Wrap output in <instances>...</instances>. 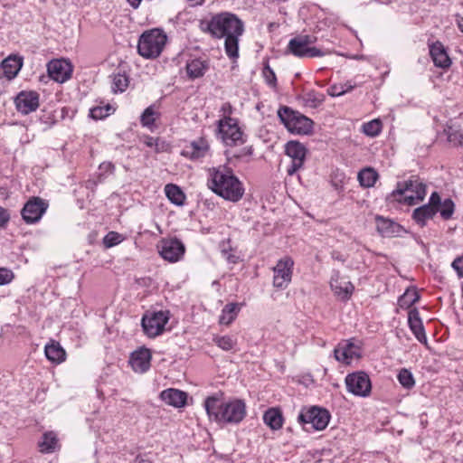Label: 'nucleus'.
I'll use <instances>...</instances> for the list:
<instances>
[{"label": "nucleus", "mask_w": 463, "mask_h": 463, "mask_svg": "<svg viewBox=\"0 0 463 463\" xmlns=\"http://www.w3.org/2000/svg\"><path fill=\"white\" fill-rule=\"evenodd\" d=\"M382 130V123L379 119H373L363 125V132L369 137H376Z\"/></svg>", "instance_id": "a19ab883"}, {"label": "nucleus", "mask_w": 463, "mask_h": 463, "mask_svg": "<svg viewBox=\"0 0 463 463\" xmlns=\"http://www.w3.org/2000/svg\"><path fill=\"white\" fill-rule=\"evenodd\" d=\"M191 6L201 5L204 3V0H187Z\"/></svg>", "instance_id": "6e6d98bb"}, {"label": "nucleus", "mask_w": 463, "mask_h": 463, "mask_svg": "<svg viewBox=\"0 0 463 463\" xmlns=\"http://www.w3.org/2000/svg\"><path fill=\"white\" fill-rule=\"evenodd\" d=\"M241 306L242 304L240 303H228L225 305L219 317V323L225 326L231 325L236 319Z\"/></svg>", "instance_id": "bb28decb"}, {"label": "nucleus", "mask_w": 463, "mask_h": 463, "mask_svg": "<svg viewBox=\"0 0 463 463\" xmlns=\"http://www.w3.org/2000/svg\"><path fill=\"white\" fill-rule=\"evenodd\" d=\"M408 323L417 340L420 343L427 344V337L422 321L420 317L419 311L416 308L409 311Z\"/></svg>", "instance_id": "5701e85b"}, {"label": "nucleus", "mask_w": 463, "mask_h": 463, "mask_svg": "<svg viewBox=\"0 0 463 463\" xmlns=\"http://www.w3.org/2000/svg\"><path fill=\"white\" fill-rule=\"evenodd\" d=\"M123 241V236L116 232H109L103 239V244L106 248H111Z\"/></svg>", "instance_id": "c03bdc74"}, {"label": "nucleus", "mask_w": 463, "mask_h": 463, "mask_svg": "<svg viewBox=\"0 0 463 463\" xmlns=\"http://www.w3.org/2000/svg\"><path fill=\"white\" fill-rule=\"evenodd\" d=\"M285 153L292 159V163L287 172L289 175H293L297 171L302 168L307 155V149L305 146L298 141H288L285 146Z\"/></svg>", "instance_id": "4468645a"}, {"label": "nucleus", "mask_w": 463, "mask_h": 463, "mask_svg": "<svg viewBox=\"0 0 463 463\" xmlns=\"http://www.w3.org/2000/svg\"><path fill=\"white\" fill-rule=\"evenodd\" d=\"M441 199L439 194L437 192H433L430 197V202L427 205H430V207L438 213L439 206L441 203Z\"/></svg>", "instance_id": "09e8293b"}, {"label": "nucleus", "mask_w": 463, "mask_h": 463, "mask_svg": "<svg viewBox=\"0 0 463 463\" xmlns=\"http://www.w3.org/2000/svg\"><path fill=\"white\" fill-rule=\"evenodd\" d=\"M331 415L326 409L318 406L303 407L298 416V421L304 427L310 424L315 430H325L330 420Z\"/></svg>", "instance_id": "6e6552de"}, {"label": "nucleus", "mask_w": 463, "mask_h": 463, "mask_svg": "<svg viewBox=\"0 0 463 463\" xmlns=\"http://www.w3.org/2000/svg\"><path fill=\"white\" fill-rule=\"evenodd\" d=\"M263 75H264L265 80L269 85H270V86L276 85L277 79H276L275 72L269 65H266L264 67Z\"/></svg>", "instance_id": "de8ad7c7"}, {"label": "nucleus", "mask_w": 463, "mask_h": 463, "mask_svg": "<svg viewBox=\"0 0 463 463\" xmlns=\"http://www.w3.org/2000/svg\"><path fill=\"white\" fill-rule=\"evenodd\" d=\"M334 355L338 362L349 364L354 358L359 356L358 348L351 342H345L335 348Z\"/></svg>", "instance_id": "aec40b11"}, {"label": "nucleus", "mask_w": 463, "mask_h": 463, "mask_svg": "<svg viewBox=\"0 0 463 463\" xmlns=\"http://www.w3.org/2000/svg\"><path fill=\"white\" fill-rule=\"evenodd\" d=\"M141 141L148 147L154 148L155 152L160 153L164 151L165 142L161 141L157 137L150 136H144L141 137Z\"/></svg>", "instance_id": "79ce46f5"}, {"label": "nucleus", "mask_w": 463, "mask_h": 463, "mask_svg": "<svg viewBox=\"0 0 463 463\" xmlns=\"http://www.w3.org/2000/svg\"><path fill=\"white\" fill-rule=\"evenodd\" d=\"M167 36L161 29L155 28L144 32L137 43V52L146 59H156L163 52Z\"/></svg>", "instance_id": "39448f33"}, {"label": "nucleus", "mask_w": 463, "mask_h": 463, "mask_svg": "<svg viewBox=\"0 0 463 463\" xmlns=\"http://www.w3.org/2000/svg\"><path fill=\"white\" fill-rule=\"evenodd\" d=\"M252 155V147L251 146H244L241 149H240L238 152L232 153V156L236 159L241 160H249V158Z\"/></svg>", "instance_id": "49530a36"}, {"label": "nucleus", "mask_w": 463, "mask_h": 463, "mask_svg": "<svg viewBox=\"0 0 463 463\" xmlns=\"http://www.w3.org/2000/svg\"><path fill=\"white\" fill-rule=\"evenodd\" d=\"M209 149L210 146L208 141L201 137L185 146L183 155L192 160H198L204 157L208 154Z\"/></svg>", "instance_id": "6ab92c4d"}, {"label": "nucleus", "mask_w": 463, "mask_h": 463, "mask_svg": "<svg viewBox=\"0 0 463 463\" xmlns=\"http://www.w3.org/2000/svg\"><path fill=\"white\" fill-rule=\"evenodd\" d=\"M457 24H458L459 30L463 33V17H458L457 19Z\"/></svg>", "instance_id": "13d9d810"}, {"label": "nucleus", "mask_w": 463, "mask_h": 463, "mask_svg": "<svg viewBox=\"0 0 463 463\" xmlns=\"http://www.w3.org/2000/svg\"><path fill=\"white\" fill-rule=\"evenodd\" d=\"M345 385L349 392L360 397H366L371 393V380L364 372L349 373L345 377Z\"/></svg>", "instance_id": "9b49d317"}, {"label": "nucleus", "mask_w": 463, "mask_h": 463, "mask_svg": "<svg viewBox=\"0 0 463 463\" xmlns=\"http://www.w3.org/2000/svg\"><path fill=\"white\" fill-rule=\"evenodd\" d=\"M168 320L169 316L167 311H157L144 315L141 324L147 336L156 337L163 333Z\"/></svg>", "instance_id": "9d476101"}, {"label": "nucleus", "mask_w": 463, "mask_h": 463, "mask_svg": "<svg viewBox=\"0 0 463 463\" xmlns=\"http://www.w3.org/2000/svg\"><path fill=\"white\" fill-rule=\"evenodd\" d=\"M218 132L226 146H236L245 143L244 134L235 118L224 117L220 119L218 121Z\"/></svg>", "instance_id": "1a4fd4ad"}, {"label": "nucleus", "mask_w": 463, "mask_h": 463, "mask_svg": "<svg viewBox=\"0 0 463 463\" xmlns=\"http://www.w3.org/2000/svg\"><path fill=\"white\" fill-rule=\"evenodd\" d=\"M425 196L426 185L419 177L412 176L407 181L398 183L396 189L387 195L386 200L389 203L398 202L415 205L423 201Z\"/></svg>", "instance_id": "20e7f679"}, {"label": "nucleus", "mask_w": 463, "mask_h": 463, "mask_svg": "<svg viewBox=\"0 0 463 463\" xmlns=\"http://www.w3.org/2000/svg\"><path fill=\"white\" fill-rule=\"evenodd\" d=\"M203 406L209 419L220 424H238L247 413L246 404L240 399L223 402L213 395L204 400Z\"/></svg>", "instance_id": "7ed1b4c3"}, {"label": "nucleus", "mask_w": 463, "mask_h": 463, "mask_svg": "<svg viewBox=\"0 0 463 463\" xmlns=\"http://www.w3.org/2000/svg\"><path fill=\"white\" fill-rule=\"evenodd\" d=\"M397 379L402 387L411 389L415 385V380L411 371L406 368L400 370Z\"/></svg>", "instance_id": "ea45409f"}, {"label": "nucleus", "mask_w": 463, "mask_h": 463, "mask_svg": "<svg viewBox=\"0 0 463 463\" xmlns=\"http://www.w3.org/2000/svg\"><path fill=\"white\" fill-rule=\"evenodd\" d=\"M185 69L190 79L201 78L209 70V61L202 58L192 59L187 61Z\"/></svg>", "instance_id": "b1692460"}, {"label": "nucleus", "mask_w": 463, "mask_h": 463, "mask_svg": "<svg viewBox=\"0 0 463 463\" xmlns=\"http://www.w3.org/2000/svg\"><path fill=\"white\" fill-rule=\"evenodd\" d=\"M128 85V79L125 74L118 73L112 78L111 89L113 92H123Z\"/></svg>", "instance_id": "58836bf2"}, {"label": "nucleus", "mask_w": 463, "mask_h": 463, "mask_svg": "<svg viewBox=\"0 0 463 463\" xmlns=\"http://www.w3.org/2000/svg\"><path fill=\"white\" fill-rule=\"evenodd\" d=\"M48 204L39 197L31 198L23 207L21 214L26 223L37 222L45 213Z\"/></svg>", "instance_id": "2eb2a0df"}, {"label": "nucleus", "mask_w": 463, "mask_h": 463, "mask_svg": "<svg viewBox=\"0 0 463 463\" xmlns=\"http://www.w3.org/2000/svg\"><path fill=\"white\" fill-rule=\"evenodd\" d=\"M420 298L419 293L415 288H408L398 299V305L401 308H409Z\"/></svg>", "instance_id": "c9c22d12"}, {"label": "nucleus", "mask_w": 463, "mask_h": 463, "mask_svg": "<svg viewBox=\"0 0 463 463\" xmlns=\"http://www.w3.org/2000/svg\"><path fill=\"white\" fill-rule=\"evenodd\" d=\"M294 261L290 257L280 259L273 268V286L284 289L291 282Z\"/></svg>", "instance_id": "f8f14e48"}, {"label": "nucleus", "mask_w": 463, "mask_h": 463, "mask_svg": "<svg viewBox=\"0 0 463 463\" xmlns=\"http://www.w3.org/2000/svg\"><path fill=\"white\" fill-rule=\"evenodd\" d=\"M185 247L184 243L176 239H163L158 245L160 256L168 262H177L184 256Z\"/></svg>", "instance_id": "ddd939ff"}, {"label": "nucleus", "mask_w": 463, "mask_h": 463, "mask_svg": "<svg viewBox=\"0 0 463 463\" xmlns=\"http://www.w3.org/2000/svg\"><path fill=\"white\" fill-rule=\"evenodd\" d=\"M317 42V37L309 34H300L292 38L288 44V51L298 58L322 57L329 53L311 46Z\"/></svg>", "instance_id": "0eeeda50"}, {"label": "nucleus", "mask_w": 463, "mask_h": 463, "mask_svg": "<svg viewBox=\"0 0 463 463\" xmlns=\"http://www.w3.org/2000/svg\"><path fill=\"white\" fill-rule=\"evenodd\" d=\"M14 104L18 112L28 115L38 109L39 94L33 90L20 91L14 99Z\"/></svg>", "instance_id": "dca6fc26"}, {"label": "nucleus", "mask_w": 463, "mask_h": 463, "mask_svg": "<svg viewBox=\"0 0 463 463\" xmlns=\"http://www.w3.org/2000/svg\"><path fill=\"white\" fill-rule=\"evenodd\" d=\"M10 221V213L4 207L0 206V229L5 228Z\"/></svg>", "instance_id": "3c124183"}, {"label": "nucleus", "mask_w": 463, "mask_h": 463, "mask_svg": "<svg viewBox=\"0 0 463 463\" xmlns=\"http://www.w3.org/2000/svg\"><path fill=\"white\" fill-rule=\"evenodd\" d=\"M22 67V61L19 59L9 56L5 59L1 64L3 74L9 80L14 79Z\"/></svg>", "instance_id": "c85d7f7f"}, {"label": "nucleus", "mask_w": 463, "mask_h": 463, "mask_svg": "<svg viewBox=\"0 0 463 463\" xmlns=\"http://www.w3.org/2000/svg\"><path fill=\"white\" fill-rule=\"evenodd\" d=\"M376 227L379 233L383 237H392L398 234L401 230L398 223L383 217L376 218Z\"/></svg>", "instance_id": "a878e982"}, {"label": "nucleus", "mask_w": 463, "mask_h": 463, "mask_svg": "<svg viewBox=\"0 0 463 463\" xmlns=\"http://www.w3.org/2000/svg\"><path fill=\"white\" fill-rule=\"evenodd\" d=\"M160 112L155 105L147 107L140 117V123L143 127L153 129L155 122L160 118Z\"/></svg>", "instance_id": "473e14b6"}, {"label": "nucleus", "mask_w": 463, "mask_h": 463, "mask_svg": "<svg viewBox=\"0 0 463 463\" xmlns=\"http://www.w3.org/2000/svg\"><path fill=\"white\" fill-rule=\"evenodd\" d=\"M151 357L149 349L140 348L132 353L129 363L135 372L143 373L150 368Z\"/></svg>", "instance_id": "a211bd4d"}, {"label": "nucleus", "mask_w": 463, "mask_h": 463, "mask_svg": "<svg viewBox=\"0 0 463 463\" xmlns=\"http://www.w3.org/2000/svg\"><path fill=\"white\" fill-rule=\"evenodd\" d=\"M13 279V274L6 269L0 268V285H5L9 283Z\"/></svg>", "instance_id": "603ef678"}, {"label": "nucleus", "mask_w": 463, "mask_h": 463, "mask_svg": "<svg viewBox=\"0 0 463 463\" xmlns=\"http://www.w3.org/2000/svg\"><path fill=\"white\" fill-rule=\"evenodd\" d=\"M142 0H128V4L135 9H137Z\"/></svg>", "instance_id": "4d7b16f0"}, {"label": "nucleus", "mask_w": 463, "mask_h": 463, "mask_svg": "<svg viewBox=\"0 0 463 463\" xmlns=\"http://www.w3.org/2000/svg\"><path fill=\"white\" fill-rule=\"evenodd\" d=\"M165 193L168 200L178 206L184 203L185 194L181 188L174 184H168L165 186Z\"/></svg>", "instance_id": "7c9ffc66"}, {"label": "nucleus", "mask_w": 463, "mask_h": 463, "mask_svg": "<svg viewBox=\"0 0 463 463\" xmlns=\"http://www.w3.org/2000/svg\"><path fill=\"white\" fill-rule=\"evenodd\" d=\"M341 85L344 88L345 93L351 91L354 88V85H353L350 81H347L345 83H341Z\"/></svg>", "instance_id": "5fc2aeb1"}, {"label": "nucleus", "mask_w": 463, "mask_h": 463, "mask_svg": "<svg viewBox=\"0 0 463 463\" xmlns=\"http://www.w3.org/2000/svg\"><path fill=\"white\" fill-rule=\"evenodd\" d=\"M378 177V173L372 167L362 169L357 176L360 184L366 188L373 186Z\"/></svg>", "instance_id": "72a5a7b5"}, {"label": "nucleus", "mask_w": 463, "mask_h": 463, "mask_svg": "<svg viewBox=\"0 0 463 463\" xmlns=\"http://www.w3.org/2000/svg\"><path fill=\"white\" fill-rule=\"evenodd\" d=\"M451 266L457 271L458 276L463 278V255L455 259Z\"/></svg>", "instance_id": "864d4df0"}, {"label": "nucleus", "mask_w": 463, "mask_h": 463, "mask_svg": "<svg viewBox=\"0 0 463 463\" xmlns=\"http://www.w3.org/2000/svg\"><path fill=\"white\" fill-rule=\"evenodd\" d=\"M201 29L214 38H224L227 56L231 59L238 58L239 38L244 32V24L236 14L229 12L216 14L209 21H202Z\"/></svg>", "instance_id": "f257e3e1"}, {"label": "nucleus", "mask_w": 463, "mask_h": 463, "mask_svg": "<svg viewBox=\"0 0 463 463\" xmlns=\"http://www.w3.org/2000/svg\"><path fill=\"white\" fill-rule=\"evenodd\" d=\"M48 74L53 80L63 83L71 77L72 66L66 60H52L47 64Z\"/></svg>", "instance_id": "f3484780"}, {"label": "nucleus", "mask_w": 463, "mask_h": 463, "mask_svg": "<svg viewBox=\"0 0 463 463\" xmlns=\"http://www.w3.org/2000/svg\"><path fill=\"white\" fill-rule=\"evenodd\" d=\"M207 186L222 199L237 203L244 195V185L232 169L224 165L208 169Z\"/></svg>", "instance_id": "f03ea898"}, {"label": "nucleus", "mask_w": 463, "mask_h": 463, "mask_svg": "<svg viewBox=\"0 0 463 463\" xmlns=\"http://www.w3.org/2000/svg\"><path fill=\"white\" fill-rule=\"evenodd\" d=\"M111 107L109 105L105 107H95L90 109V115L94 119H102L109 115Z\"/></svg>", "instance_id": "a18cd8bd"}, {"label": "nucleus", "mask_w": 463, "mask_h": 463, "mask_svg": "<svg viewBox=\"0 0 463 463\" xmlns=\"http://www.w3.org/2000/svg\"><path fill=\"white\" fill-rule=\"evenodd\" d=\"M331 288L335 294L342 299H348L354 288L350 281L339 278L332 279Z\"/></svg>", "instance_id": "393cba45"}, {"label": "nucleus", "mask_w": 463, "mask_h": 463, "mask_svg": "<svg viewBox=\"0 0 463 463\" xmlns=\"http://www.w3.org/2000/svg\"><path fill=\"white\" fill-rule=\"evenodd\" d=\"M454 203L451 199H446L439 204L438 212L440 213V216L444 220H449L454 213Z\"/></svg>", "instance_id": "37998d69"}, {"label": "nucleus", "mask_w": 463, "mask_h": 463, "mask_svg": "<svg viewBox=\"0 0 463 463\" xmlns=\"http://www.w3.org/2000/svg\"><path fill=\"white\" fill-rule=\"evenodd\" d=\"M58 447V439L54 432L49 431L43 435V440L39 442L42 453H52Z\"/></svg>", "instance_id": "f704fd0d"}, {"label": "nucleus", "mask_w": 463, "mask_h": 463, "mask_svg": "<svg viewBox=\"0 0 463 463\" xmlns=\"http://www.w3.org/2000/svg\"><path fill=\"white\" fill-rule=\"evenodd\" d=\"M430 54L435 66L446 69L451 65V60L441 43H432L430 46Z\"/></svg>", "instance_id": "412c9836"}, {"label": "nucleus", "mask_w": 463, "mask_h": 463, "mask_svg": "<svg viewBox=\"0 0 463 463\" xmlns=\"http://www.w3.org/2000/svg\"><path fill=\"white\" fill-rule=\"evenodd\" d=\"M44 352L47 359L52 363L60 364L65 360L66 353L59 343L46 345Z\"/></svg>", "instance_id": "c756f323"}, {"label": "nucleus", "mask_w": 463, "mask_h": 463, "mask_svg": "<svg viewBox=\"0 0 463 463\" xmlns=\"http://www.w3.org/2000/svg\"><path fill=\"white\" fill-rule=\"evenodd\" d=\"M436 213L437 212L430 205L424 204L413 211L412 218L419 225L423 227L427 221L432 219Z\"/></svg>", "instance_id": "2f4dec72"}, {"label": "nucleus", "mask_w": 463, "mask_h": 463, "mask_svg": "<svg viewBox=\"0 0 463 463\" xmlns=\"http://www.w3.org/2000/svg\"><path fill=\"white\" fill-rule=\"evenodd\" d=\"M448 141L454 146H461L463 142L462 133L452 126H447L444 129Z\"/></svg>", "instance_id": "4c0bfd02"}, {"label": "nucleus", "mask_w": 463, "mask_h": 463, "mask_svg": "<svg viewBox=\"0 0 463 463\" xmlns=\"http://www.w3.org/2000/svg\"><path fill=\"white\" fill-rule=\"evenodd\" d=\"M160 398L166 404L180 408L185 405L187 394L183 391L169 388L160 393Z\"/></svg>", "instance_id": "4be33fe9"}, {"label": "nucleus", "mask_w": 463, "mask_h": 463, "mask_svg": "<svg viewBox=\"0 0 463 463\" xmlns=\"http://www.w3.org/2000/svg\"><path fill=\"white\" fill-rule=\"evenodd\" d=\"M213 341L223 351H231L237 345V339L232 335H215Z\"/></svg>", "instance_id": "e433bc0d"}, {"label": "nucleus", "mask_w": 463, "mask_h": 463, "mask_svg": "<svg viewBox=\"0 0 463 463\" xmlns=\"http://www.w3.org/2000/svg\"><path fill=\"white\" fill-rule=\"evenodd\" d=\"M278 117L291 133L307 135L312 132L313 121L298 111L293 110L287 106L279 108Z\"/></svg>", "instance_id": "423d86ee"}, {"label": "nucleus", "mask_w": 463, "mask_h": 463, "mask_svg": "<svg viewBox=\"0 0 463 463\" xmlns=\"http://www.w3.org/2000/svg\"><path fill=\"white\" fill-rule=\"evenodd\" d=\"M264 422L273 430H278L283 426V415L279 408H269L263 415Z\"/></svg>", "instance_id": "cd10ccee"}, {"label": "nucleus", "mask_w": 463, "mask_h": 463, "mask_svg": "<svg viewBox=\"0 0 463 463\" xmlns=\"http://www.w3.org/2000/svg\"><path fill=\"white\" fill-rule=\"evenodd\" d=\"M327 93L332 97H339L345 94L341 83L330 86L327 90Z\"/></svg>", "instance_id": "8fccbe9b"}]
</instances>
